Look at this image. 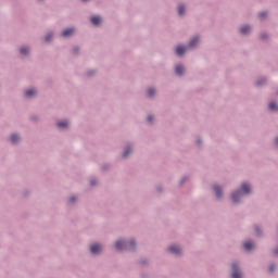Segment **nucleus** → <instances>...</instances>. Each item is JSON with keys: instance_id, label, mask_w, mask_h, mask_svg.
<instances>
[{"instance_id": "nucleus-23", "label": "nucleus", "mask_w": 278, "mask_h": 278, "mask_svg": "<svg viewBox=\"0 0 278 278\" xmlns=\"http://www.w3.org/2000/svg\"><path fill=\"white\" fill-rule=\"evenodd\" d=\"M266 15H267L266 12H261V13L258 14V17L261 18V21H263V18H264Z\"/></svg>"}, {"instance_id": "nucleus-32", "label": "nucleus", "mask_w": 278, "mask_h": 278, "mask_svg": "<svg viewBox=\"0 0 278 278\" xmlns=\"http://www.w3.org/2000/svg\"><path fill=\"white\" fill-rule=\"evenodd\" d=\"M261 38H266V36H265V35H262Z\"/></svg>"}, {"instance_id": "nucleus-8", "label": "nucleus", "mask_w": 278, "mask_h": 278, "mask_svg": "<svg viewBox=\"0 0 278 278\" xmlns=\"http://www.w3.org/2000/svg\"><path fill=\"white\" fill-rule=\"evenodd\" d=\"M36 92H37L36 89H28V90L25 91V97L27 99H29V98L36 96Z\"/></svg>"}, {"instance_id": "nucleus-19", "label": "nucleus", "mask_w": 278, "mask_h": 278, "mask_svg": "<svg viewBox=\"0 0 278 278\" xmlns=\"http://www.w3.org/2000/svg\"><path fill=\"white\" fill-rule=\"evenodd\" d=\"M17 140H20L18 135H12V136H11V142H12L13 144H16Z\"/></svg>"}, {"instance_id": "nucleus-14", "label": "nucleus", "mask_w": 278, "mask_h": 278, "mask_svg": "<svg viewBox=\"0 0 278 278\" xmlns=\"http://www.w3.org/2000/svg\"><path fill=\"white\" fill-rule=\"evenodd\" d=\"M184 65H176L175 72L178 75H184Z\"/></svg>"}, {"instance_id": "nucleus-17", "label": "nucleus", "mask_w": 278, "mask_h": 278, "mask_svg": "<svg viewBox=\"0 0 278 278\" xmlns=\"http://www.w3.org/2000/svg\"><path fill=\"white\" fill-rule=\"evenodd\" d=\"M249 31H251V27L249 26H243L240 28L241 34H249Z\"/></svg>"}, {"instance_id": "nucleus-10", "label": "nucleus", "mask_w": 278, "mask_h": 278, "mask_svg": "<svg viewBox=\"0 0 278 278\" xmlns=\"http://www.w3.org/2000/svg\"><path fill=\"white\" fill-rule=\"evenodd\" d=\"M91 23H92V25H100V23H101V16H99V15L92 16V17H91Z\"/></svg>"}, {"instance_id": "nucleus-34", "label": "nucleus", "mask_w": 278, "mask_h": 278, "mask_svg": "<svg viewBox=\"0 0 278 278\" xmlns=\"http://www.w3.org/2000/svg\"><path fill=\"white\" fill-rule=\"evenodd\" d=\"M91 186H94V181L91 180Z\"/></svg>"}, {"instance_id": "nucleus-27", "label": "nucleus", "mask_w": 278, "mask_h": 278, "mask_svg": "<svg viewBox=\"0 0 278 278\" xmlns=\"http://www.w3.org/2000/svg\"><path fill=\"white\" fill-rule=\"evenodd\" d=\"M153 122V116L149 115L148 116V123H152Z\"/></svg>"}, {"instance_id": "nucleus-35", "label": "nucleus", "mask_w": 278, "mask_h": 278, "mask_svg": "<svg viewBox=\"0 0 278 278\" xmlns=\"http://www.w3.org/2000/svg\"><path fill=\"white\" fill-rule=\"evenodd\" d=\"M74 53H77V49H74Z\"/></svg>"}, {"instance_id": "nucleus-16", "label": "nucleus", "mask_w": 278, "mask_h": 278, "mask_svg": "<svg viewBox=\"0 0 278 278\" xmlns=\"http://www.w3.org/2000/svg\"><path fill=\"white\" fill-rule=\"evenodd\" d=\"M58 127H60L61 129H66V127H68V122L66 121L59 122Z\"/></svg>"}, {"instance_id": "nucleus-21", "label": "nucleus", "mask_w": 278, "mask_h": 278, "mask_svg": "<svg viewBox=\"0 0 278 278\" xmlns=\"http://www.w3.org/2000/svg\"><path fill=\"white\" fill-rule=\"evenodd\" d=\"M155 94V89L150 88L148 89V97H153Z\"/></svg>"}, {"instance_id": "nucleus-15", "label": "nucleus", "mask_w": 278, "mask_h": 278, "mask_svg": "<svg viewBox=\"0 0 278 278\" xmlns=\"http://www.w3.org/2000/svg\"><path fill=\"white\" fill-rule=\"evenodd\" d=\"M213 188L215 190V194H216L217 199H220V197H223V193L220 192V187L214 186Z\"/></svg>"}, {"instance_id": "nucleus-22", "label": "nucleus", "mask_w": 278, "mask_h": 278, "mask_svg": "<svg viewBox=\"0 0 278 278\" xmlns=\"http://www.w3.org/2000/svg\"><path fill=\"white\" fill-rule=\"evenodd\" d=\"M129 153H131V149L127 148L125 150V152L123 153V157H127V155H129Z\"/></svg>"}, {"instance_id": "nucleus-36", "label": "nucleus", "mask_w": 278, "mask_h": 278, "mask_svg": "<svg viewBox=\"0 0 278 278\" xmlns=\"http://www.w3.org/2000/svg\"><path fill=\"white\" fill-rule=\"evenodd\" d=\"M83 1H88V0H83Z\"/></svg>"}, {"instance_id": "nucleus-25", "label": "nucleus", "mask_w": 278, "mask_h": 278, "mask_svg": "<svg viewBox=\"0 0 278 278\" xmlns=\"http://www.w3.org/2000/svg\"><path fill=\"white\" fill-rule=\"evenodd\" d=\"M129 247H130V249H134V248L136 247V242H135L134 240H131V241L129 242Z\"/></svg>"}, {"instance_id": "nucleus-30", "label": "nucleus", "mask_w": 278, "mask_h": 278, "mask_svg": "<svg viewBox=\"0 0 278 278\" xmlns=\"http://www.w3.org/2000/svg\"><path fill=\"white\" fill-rule=\"evenodd\" d=\"M256 233H260V228H255Z\"/></svg>"}, {"instance_id": "nucleus-12", "label": "nucleus", "mask_w": 278, "mask_h": 278, "mask_svg": "<svg viewBox=\"0 0 278 278\" xmlns=\"http://www.w3.org/2000/svg\"><path fill=\"white\" fill-rule=\"evenodd\" d=\"M253 247H255L253 244V242L251 241H247L244 244H243V248L245 249V251H251V249H253Z\"/></svg>"}, {"instance_id": "nucleus-31", "label": "nucleus", "mask_w": 278, "mask_h": 278, "mask_svg": "<svg viewBox=\"0 0 278 278\" xmlns=\"http://www.w3.org/2000/svg\"><path fill=\"white\" fill-rule=\"evenodd\" d=\"M275 254H276V255H278V249H277V250H275Z\"/></svg>"}, {"instance_id": "nucleus-13", "label": "nucleus", "mask_w": 278, "mask_h": 278, "mask_svg": "<svg viewBox=\"0 0 278 278\" xmlns=\"http://www.w3.org/2000/svg\"><path fill=\"white\" fill-rule=\"evenodd\" d=\"M268 109L271 110V112H278V105L275 102H270Z\"/></svg>"}, {"instance_id": "nucleus-26", "label": "nucleus", "mask_w": 278, "mask_h": 278, "mask_svg": "<svg viewBox=\"0 0 278 278\" xmlns=\"http://www.w3.org/2000/svg\"><path fill=\"white\" fill-rule=\"evenodd\" d=\"M75 201H77V198H75V197H72V198L70 199V202H71V203H75Z\"/></svg>"}, {"instance_id": "nucleus-28", "label": "nucleus", "mask_w": 278, "mask_h": 278, "mask_svg": "<svg viewBox=\"0 0 278 278\" xmlns=\"http://www.w3.org/2000/svg\"><path fill=\"white\" fill-rule=\"evenodd\" d=\"M275 270V265L269 266V273H273Z\"/></svg>"}, {"instance_id": "nucleus-18", "label": "nucleus", "mask_w": 278, "mask_h": 278, "mask_svg": "<svg viewBox=\"0 0 278 278\" xmlns=\"http://www.w3.org/2000/svg\"><path fill=\"white\" fill-rule=\"evenodd\" d=\"M184 12H186V8L184 7V4H180V5L178 7V14H179L180 16H184Z\"/></svg>"}, {"instance_id": "nucleus-24", "label": "nucleus", "mask_w": 278, "mask_h": 278, "mask_svg": "<svg viewBox=\"0 0 278 278\" xmlns=\"http://www.w3.org/2000/svg\"><path fill=\"white\" fill-rule=\"evenodd\" d=\"M51 38H52L51 34L47 35L46 38H45L46 42H49V40H51Z\"/></svg>"}, {"instance_id": "nucleus-3", "label": "nucleus", "mask_w": 278, "mask_h": 278, "mask_svg": "<svg viewBox=\"0 0 278 278\" xmlns=\"http://www.w3.org/2000/svg\"><path fill=\"white\" fill-rule=\"evenodd\" d=\"M75 34V28H67L62 31V37L63 38H68Z\"/></svg>"}, {"instance_id": "nucleus-4", "label": "nucleus", "mask_w": 278, "mask_h": 278, "mask_svg": "<svg viewBox=\"0 0 278 278\" xmlns=\"http://www.w3.org/2000/svg\"><path fill=\"white\" fill-rule=\"evenodd\" d=\"M186 51H188V47H186V46H178L176 48L177 55H182Z\"/></svg>"}, {"instance_id": "nucleus-11", "label": "nucleus", "mask_w": 278, "mask_h": 278, "mask_svg": "<svg viewBox=\"0 0 278 278\" xmlns=\"http://www.w3.org/2000/svg\"><path fill=\"white\" fill-rule=\"evenodd\" d=\"M198 43H199V37L191 39V41L189 42L190 49L197 47Z\"/></svg>"}, {"instance_id": "nucleus-7", "label": "nucleus", "mask_w": 278, "mask_h": 278, "mask_svg": "<svg viewBox=\"0 0 278 278\" xmlns=\"http://www.w3.org/2000/svg\"><path fill=\"white\" fill-rule=\"evenodd\" d=\"M127 247V243H125L124 241H116L115 243V249L117 251H123V249H125Z\"/></svg>"}, {"instance_id": "nucleus-20", "label": "nucleus", "mask_w": 278, "mask_h": 278, "mask_svg": "<svg viewBox=\"0 0 278 278\" xmlns=\"http://www.w3.org/2000/svg\"><path fill=\"white\" fill-rule=\"evenodd\" d=\"M20 53H21L22 55H27V53H29V48H21V49H20Z\"/></svg>"}, {"instance_id": "nucleus-6", "label": "nucleus", "mask_w": 278, "mask_h": 278, "mask_svg": "<svg viewBox=\"0 0 278 278\" xmlns=\"http://www.w3.org/2000/svg\"><path fill=\"white\" fill-rule=\"evenodd\" d=\"M241 190L243 194H249L251 192V186H249L247 182H243L241 185Z\"/></svg>"}, {"instance_id": "nucleus-29", "label": "nucleus", "mask_w": 278, "mask_h": 278, "mask_svg": "<svg viewBox=\"0 0 278 278\" xmlns=\"http://www.w3.org/2000/svg\"><path fill=\"white\" fill-rule=\"evenodd\" d=\"M275 144L278 147V137L275 139Z\"/></svg>"}, {"instance_id": "nucleus-2", "label": "nucleus", "mask_w": 278, "mask_h": 278, "mask_svg": "<svg viewBox=\"0 0 278 278\" xmlns=\"http://www.w3.org/2000/svg\"><path fill=\"white\" fill-rule=\"evenodd\" d=\"M232 278H242V274L238 270V265L236 263L232 264Z\"/></svg>"}, {"instance_id": "nucleus-5", "label": "nucleus", "mask_w": 278, "mask_h": 278, "mask_svg": "<svg viewBox=\"0 0 278 278\" xmlns=\"http://www.w3.org/2000/svg\"><path fill=\"white\" fill-rule=\"evenodd\" d=\"M169 251L174 255H179V253H181V248H179V245H172V247H169Z\"/></svg>"}, {"instance_id": "nucleus-9", "label": "nucleus", "mask_w": 278, "mask_h": 278, "mask_svg": "<svg viewBox=\"0 0 278 278\" xmlns=\"http://www.w3.org/2000/svg\"><path fill=\"white\" fill-rule=\"evenodd\" d=\"M240 197H241L240 191L233 192L232 195H231V199H232L233 203H238V201L240 200Z\"/></svg>"}, {"instance_id": "nucleus-33", "label": "nucleus", "mask_w": 278, "mask_h": 278, "mask_svg": "<svg viewBox=\"0 0 278 278\" xmlns=\"http://www.w3.org/2000/svg\"><path fill=\"white\" fill-rule=\"evenodd\" d=\"M257 86H262V83L258 81V83H257Z\"/></svg>"}, {"instance_id": "nucleus-1", "label": "nucleus", "mask_w": 278, "mask_h": 278, "mask_svg": "<svg viewBox=\"0 0 278 278\" xmlns=\"http://www.w3.org/2000/svg\"><path fill=\"white\" fill-rule=\"evenodd\" d=\"M103 251V247L99 245V244H92L90 247V252L93 254V255H97V253H101Z\"/></svg>"}]
</instances>
